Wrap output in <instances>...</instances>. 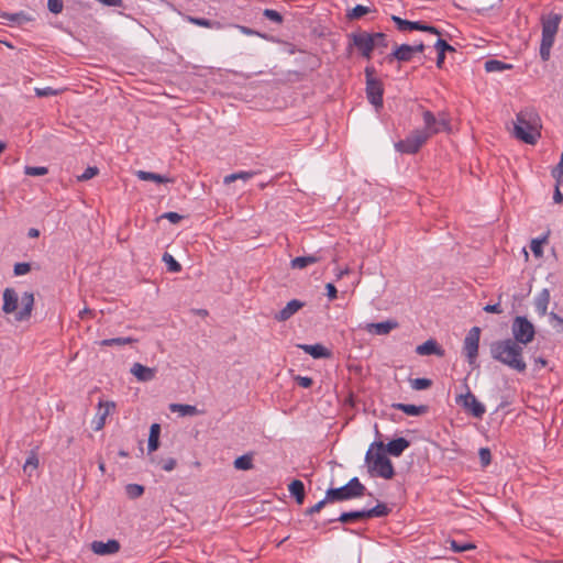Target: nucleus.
Masks as SVG:
<instances>
[{"instance_id": "c03bdc74", "label": "nucleus", "mask_w": 563, "mask_h": 563, "mask_svg": "<svg viewBox=\"0 0 563 563\" xmlns=\"http://www.w3.org/2000/svg\"><path fill=\"white\" fill-rule=\"evenodd\" d=\"M552 176L555 179V185H563V154L561 155L558 165L552 169Z\"/></svg>"}, {"instance_id": "bf43d9fd", "label": "nucleus", "mask_w": 563, "mask_h": 563, "mask_svg": "<svg viewBox=\"0 0 563 563\" xmlns=\"http://www.w3.org/2000/svg\"><path fill=\"white\" fill-rule=\"evenodd\" d=\"M30 271H31V265L29 263H25V262L16 263L14 265V269H13L15 276L25 275Z\"/></svg>"}, {"instance_id": "052dcab7", "label": "nucleus", "mask_w": 563, "mask_h": 563, "mask_svg": "<svg viewBox=\"0 0 563 563\" xmlns=\"http://www.w3.org/2000/svg\"><path fill=\"white\" fill-rule=\"evenodd\" d=\"M328 503H332V500H328L327 499V495H325L322 500L318 501L316 505H313L312 507L308 508L306 510V514L309 515V516L314 515V514L319 512L324 507V505L328 504Z\"/></svg>"}, {"instance_id": "774afa93", "label": "nucleus", "mask_w": 563, "mask_h": 563, "mask_svg": "<svg viewBox=\"0 0 563 563\" xmlns=\"http://www.w3.org/2000/svg\"><path fill=\"white\" fill-rule=\"evenodd\" d=\"M484 311L489 312V313H501L503 309L499 303H494V305H486L484 307Z\"/></svg>"}, {"instance_id": "4468645a", "label": "nucleus", "mask_w": 563, "mask_h": 563, "mask_svg": "<svg viewBox=\"0 0 563 563\" xmlns=\"http://www.w3.org/2000/svg\"><path fill=\"white\" fill-rule=\"evenodd\" d=\"M114 409H115V404L113 401L100 400L98 402V409H97L96 416L92 420L93 430H96V431L101 430L106 424L107 417L109 415H111V412H113Z\"/></svg>"}, {"instance_id": "864d4df0", "label": "nucleus", "mask_w": 563, "mask_h": 563, "mask_svg": "<svg viewBox=\"0 0 563 563\" xmlns=\"http://www.w3.org/2000/svg\"><path fill=\"white\" fill-rule=\"evenodd\" d=\"M553 42L542 41L540 44V56L542 60H548L550 58V52L553 46Z\"/></svg>"}, {"instance_id": "dca6fc26", "label": "nucleus", "mask_w": 563, "mask_h": 563, "mask_svg": "<svg viewBox=\"0 0 563 563\" xmlns=\"http://www.w3.org/2000/svg\"><path fill=\"white\" fill-rule=\"evenodd\" d=\"M91 550L98 555H111L120 550V543L113 539L108 540L107 542L93 541L91 543Z\"/></svg>"}, {"instance_id": "412c9836", "label": "nucleus", "mask_w": 563, "mask_h": 563, "mask_svg": "<svg viewBox=\"0 0 563 563\" xmlns=\"http://www.w3.org/2000/svg\"><path fill=\"white\" fill-rule=\"evenodd\" d=\"M416 353L419 354V355H432V354H435V355H439V356H443L444 351L437 343L435 340L430 339V340H427L424 343L418 345L416 347Z\"/></svg>"}, {"instance_id": "4d7b16f0", "label": "nucleus", "mask_w": 563, "mask_h": 563, "mask_svg": "<svg viewBox=\"0 0 563 563\" xmlns=\"http://www.w3.org/2000/svg\"><path fill=\"white\" fill-rule=\"evenodd\" d=\"M545 240H547V236L542 238L541 240H538V239L532 240L530 249L536 256L542 255V253H543L542 244L545 242Z\"/></svg>"}, {"instance_id": "ddd939ff", "label": "nucleus", "mask_w": 563, "mask_h": 563, "mask_svg": "<svg viewBox=\"0 0 563 563\" xmlns=\"http://www.w3.org/2000/svg\"><path fill=\"white\" fill-rule=\"evenodd\" d=\"M391 20L396 24L397 29L401 32L417 30V31L429 32L432 34L440 35V31L437 27H434L432 25L423 24L420 21H408V20L401 19L397 15H393Z\"/></svg>"}, {"instance_id": "49530a36", "label": "nucleus", "mask_w": 563, "mask_h": 563, "mask_svg": "<svg viewBox=\"0 0 563 563\" xmlns=\"http://www.w3.org/2000/svg\"><path fill=\"white\" fill-rule=\"evenodd\" d=\"M125 492L129 497L137 498L144 493V487L139 484H129L125 487Z\"/></svg>"}, {"instance_id": "9d476101", "label": "nucleus", "mask_w": 563, "mask_h": 563, "mask_svg": "<svg viewBox=\"0 0 563 563\" xmlns=\"http://www.w3.org/2000/svg\"><path fill=\"white\" fill-rule=\"evenodd\" d=\"M481 329L473 327L466 334L463 344V352L467 362L472 365L476 362L478 355Z\"/></svg>"}, {"instance_id": "aec40b11", "label": "nucleus", "mask_w": 563, "mask_h": 563, "mask_svg": "<svg viewBox=\"0 0 563 563\" xmlns=\"http://www.w3.org/2000/svg\"><path fill=\"white\" fill-rule=\"evenodd\" d=\"M410 446V442L405 438H397L389 441L385 448L388 454L391 456H400L405 450Z\"/></svg>"}, {"instance_id": "5fc2aeb1", "label": "nucleus", "mask_w": 563, "mask_h": 563, "mask_svg": "<svg viewBox=\"0 0 563 563\" xmlns=\"http://www.w3.org/2000/svg\"><path fill=\"white\" fill-rule=\"evenodd\" d=\"M481 464L485 467L492 462V453L488 448H481L478 451Z\"/></svg>"}, {"instance_id": "69168bd1", "label": "nucleus", "mask_w": 563, "mask_h": 563, "mask_svg": "<svg viewBox=\"0 0 563 563\" xmlns=\"http://www.w3.org/2000/svg\"><path fill=\"white\" fill-rule=\"evenodd\" d=\"M296 380L298 385L303 388H309L312 385V378L308 376H298Z\"/></svg>"}, {"instance_id": "6e6552de", "label": "nucleus", "mask_w": 563, "mask_h": 563, "mask_svg": "<svg viewBox=\"0 0 563 563\" xmlns=\"http://www.w3.org/2000/svg\"><path fill=\"white\" fill-rule=\"evenodd\" d=\"M350 47L354 46L362 57L365 59L372 58V53L374 51L373 46V37L369 32L366 31H357L349 34Z\"/></svg>"}, {"instance_id": "39448f33", "label": "nucleus", "mask_w": 563, "mask_h": 563, "mask_svg": "<svg viewBox=\"0 0 563 563\" xmlns=\"http://www.w3.org/2000/svg\"><path fill=\"white\" fill-rule=\"evenodd\" d=\"M366 487L361 483L358 477L351 478L345 485L338 488H329L327 490V499L334 501H345L362 497Z\"/></svg>"}, {"instance_id": "79ce46f5", "label": "nucleus", "mask_w": 563, "mask_h": 563, "mask_svg": "<svg viewBox=\"0 0 563 563\" xmlns=\"http://www.w3.org/2000/svg\"><path fill=\"white\" fill-rule=\"evenodd\" d=\"M374 48H386L388 46L387 35L383 32L371 33Z\"/></svg>"}, {"instance_id": "4be33fe9", "label": "nucleus", "mask_w": 563, "mask_h": 563, "mask_svg": "<svg viewBox=\"0 0 563 563\" xmlns=\"http://www.w3.org/2000/svg\"><path fill=\"white\" fill-rule=\"evenodd\" d=\"M303 303L297 299L290 300L278 313H276L275 319L278 321H286L291 318Z\"/></svg>"}, {"instance_id": "2eb2a0df", "label": "nucleus", "mask_w": 563, "mask_h": 563, "mask_svg": "<svg viewBox=\"0 0 563 563\" xmlns=\"http://www.w3.org/2000/svg\"><path fill=\"white\" fill-rule=\"evenodd\" d=\"M384 88L380 80H368L366 82V96L375 108L383 107Z\"/></svg>"}, {"instance_id": "9b49d317", "label": "nucleus", "mask_w": 563, "mask_h": 563, "mask_svg": "<svg viewBox=\"0 0 563 563\" xmlns=\"http://www.w3.org/2000/svg\"><path fill=\"white\" fill-rule=\"evenodd\" d=\"M455 400L457 405L475 418H482L486 411L485 406L470 390L466 394L459 395Z\"/></svg>"}, {"instance_id": "1a4fd4ad", "label": "nucleus", "mask_w": 563, "mask_h": 563, "mask_svg": "<svg viewBox=\"0 0 563 563\" xmlns=\"http://www.w3.org/2000/svg\"><path fill=\"white\" fill-rule=\"evenodd\" d=\"M424 129L421 131L428 133V137L442 131L450 130V123L444 114H440L438 118L431 111L423 112Z\"/></svg>"}, {"instance_id": "e433bc0d", "label": "nucleus", "mask_w": 563, "mask_h": 563, "mask_svg": "<svg viewBox=\"0 0 563 563\" xmlns=\"http://www.w3.org/2000/svg\"><path fill=\"white\" fill-rule=\"evenodd\" d=\"M365 511L367 514V519H368V518L385 517L388 515L389 509L385 504L379 503L375 507H372L368 509L365 508Z\"/></svg>"}, {"instance_id": "e2e57ef3", "label": "nucleus", "mask_w": 563, "mask_h": 563, "mask_svg": "<svg viewBox=\"0 0 563 563\" xmlns=\"http://www.w3.org/2000/svg\"><path fill=\"white\" fill-rule=\"evenodd\" d=\"M177 465V461L174 457H168L162 461V468L166 472L173 471Z\"/></svg>"}, {"instance_id": "603ef678", "label": "nucleus", "mask_w": 563, "mask_h": 563, "mask_svg": "<svg viewBox=\"0 0 563 563\" xmlns=\"http://www.w3.org/2000/svg\"><path fill=\"white\" fill-rule=\"evenodd\" d=\"M263 15L268 19L269 21L272 22H275V23H278L280 24L283 22V16L282 14L276 11V10H273V9H265L263 11Z\"/></svg>"}, {"instance_id": "5701e85b", "label": "nucleus", "mask_w": 563, "mask_h": 563, "mask_svg": "<svg viewBox=\"0 0 563 563\" xmlns=\"http://www.w3.org/2000/svg\"><path fill=\"white\" fill-rule=\"evenodd\" d=\"M321 260H322V256H321L320 252H317L311 255L295 257L294 260H291L290 266H291V268H295V269H302V268L307 267L308 265L320 262Z\"/></svg>"}, {"instance_id": "f8f14e48", "label": "nucleus", "mask_w": 563, "mask_h": 563, "mask_svg": "<svg viewBox=\"0 0 563 563\" xmlns=\"http://www.w3.org/2000/svg\"><path fill=\"white\" fill-rule=\"evenodd\" d=\"M561 20L559 13H550L542 19V41L554 43Z\"/></svg>"}, {"instance_id": "13d9d810", "label": "nucleus", "mask_w": 563, "mask_h": 563, "mask_svg": "<svg viewBox=\"0 0 563 563\" xmlns=\"http://www.w3.org/2000/svg\"><path fill=\"white\" fill-rule=\"evenodd\" d=\"M435 49L438 53L445 54V52H453L454 48L451 46L446 41L442 38H438V41L434 44Z\"/></svg>"}, {"instance_id": "cd10ccee", "label": "nucleus", "mask_w": 563, "mask_h": 563, "mask_svg": "<svg viewBox=\"0 0 563 563\" xmlns=\"http://www.w3.org/2000/svg\"><path fill=\"white\" fill-rule=\"evenodd\" d=\"M40 460L35 451H31L23 464V473L31 478L38 468Z\"/></svg>"}, {"instance_id": "c9c22d12", "label": "nucleus", "mask_w": 563, "mask_h": 563, "mask_svg": "<svg viewBox=\"0 0 563 563\" xmlns=\"http://www.w3.org/2000/svg\"><path fill=\"white\" fill-rule=\"evenodd\" d=\"M511 67V65L503 63L498 59H488L485 62V70L488 73L503 71L510 69Z\"/></svg>"}, {"instance_id": "09e8293b", "label": "nucleus", "mask_w": 563, "mask_h": 563, "mask_svg": "<svg viewBox=\"0 0 563 563\" xmlns=\"http://www.w3.org/2000/svg\"><path fill=\"white\" fill-rule=\"evenodd\" d=\"M368 12H369V8L368 7H365V5H362V4H357V5H355L352 9V11L347 14V16L350 19H360L363 15L367 14Z\"/></svg>"}, {"instance_id": "423d86ee", "label": "nucleus", "mask_w": 563, "mask_h": 563, "mask_svg": "<svg viewBox=\"0 0 563 563\" xmlns=\"http://www.w3.org/2000/svg\"><path fill=\"white\" fill-rule=\"evenodd\" d=\"M511 333L514 341L520 345H527L534 339L536 329L526 317L517 316L511 323Z\"/></svg>"}, {"instance_id": "473e14b6", "label": "nucleus", "mask_w": 563, "mask_h": 563, "mask_svg": "<svg viewBox=\"0 0 563 563\" xmlns=\"http://www.w3.org/2000/svg\"><path fill=\"white\" fill-rule=\"evenodd\" d=\"M255 175H257V172H254V170H241V172H236V173H232L230 175H227L224 178H223V183L225 185H229L238 179H241V180H249L251 178H253Z\"/></svg>"}, {"instance_id": "c756f323", "label": "nucleus", "mask_w": 563, "mask_h": 563, "mask_svg": "<svg viewBox=\"0 0 563 563\" xmlns=\"http://www.w3.org/2000/svg\"><path fill=\"white\" fill-rule=\"evenodd\" d=\"M289 494L295 497L297 504L301 505L305 500V485L301 481L295 479L288 485Z\"/></svg>"}, {"instance_id": "3c124183", "label": "nucleus", "mask_w": 563, "mask_h": 563, "mask_svg": "<svg viewBox=\"0 0 563 563\" xmlns=\"http://www.w3.org/2000/svg\"><path fill=\"white\" fill-rule=\"evenodd\" d=\"M35 96L38 98L56 96L59 93V90L54 89L52 87L44 88H34Z\"/></svg>"}, {"instance_id": "393cba45", "label": "nucleus", "mask_w": 563, "mask_h": 563, "mask_svg": "<svg viewBox=\"0 0 563 563\" xmlns=\"http://www.w3.org/2000/svg\"><path fill=\"white\" fill-rule=\"evenodd\" d=\"M367 519V514L364 509L353 510L347 512H342L338 518L330 519L329 522L340 521L343 523H347L351 521H358Z\"/></svg>"}, {"instance_id": "58836bf2", "label": "nucleus", "mask_w": 563, "mask_h": 563, "mask_svg": "<svg viewBox=\"0 0 563 563\" xmlns=\"http://www.w3.org/2000/svg\"><path fill=\"white\" fill-rule=\"evenodd\" d=\"M234 467L236 470L247 471L253 467L252 462V455L251 454H244L235 459L234 461Z\"/></svg>"}, {"instance_id": "6ab92c4d", "label": "nucleus", "mask_w": 563, "mask_h": 563, "mask_svg": "<svg viewBox=\"0 0 563 563\" xmlns=\"http://www.w3.org/2000/svg\"><path fill=\"white\" fill-rule=\"evenodd\" d=\"M550 291L547 288H543L536 297H534V309L540 317L548 314V306L550 303Z\"/></svg>"}, {"instance_id": "20e7f679", "label": "nucleus", "mask_w": 563, "mask_h": 563, "mask_svg": "<svg viewBox=\"0 0 563 563\" xmlns=\"http://www.w3.org/2000/svg\"><path fill=\"white\" fill-rule=\"evenodd\" d=\"M365 463L372 476L390 479L395 475L391 461L385 454L383 442H374L365 455Z\"/></svg>"}, {"instance_id": "bb28decb", "label": "nucleus", "mask_w": 563, "mask_h": 563, "mask_svg": "<svg viewBox=\"0 0 563 563\" xmlns=\"http://www.w3.org/2000/svg\"><path fill=\"white\" fill-rule=\"evenodd\" d=\"M393 407L395 409L402 411L404 413H406L408 416H421L428 411V407L424 405L417 406V405H411V404L398 402V404H394Z\"/></svg>"}, {"instance_id": "6e6d98bb", "label": "nucleus", "mask_w": 563, "mask_h": 563, "mask_svg": "<svg viewBox=\"0 0 563 563\" xmlns=\"http://www.w3.org/2000/svg\"><path fill=\"white\" fill-rule=\"evenodd\" d=\"M47 8L52 13L59 14L63 11L64 2L63 0H48Z\"/></svg>"}, {"instance_id": "37998d69", "label": "nucleus", "mask_w": 563, "mask_h": 563, "mask_svg": "<svg viewBox=\"0 0 563 563\" xmlns=\"http://www.w3.org/2000/svg\"><path fill=\"white\" fill-rule=\"evenodd\" d=\"M432 385V380L429 378H413L410 379V386L415 390H424Z\"/></svg>"}, {"instance_id": "0e129e2a", "label": "nucleus", "mask_w": 563, "mask_h": 563, "mask_svg": "<svg viewBox=\"0 0 563 563\" xmlns=\"http://www.w3.org/2000/svg\"><path fill=\"white\" fill-rule=\"evenodd\" d=\"M162 218L167 219L173 224H176L183 219V216H180L177 212L169 211V212H165L162 216Z\"/></svg>"}, {"instance_id": "2f4dec72", "label": "nucleus", "mask_w": 563, "mask_h": 563, "mask_svg": "<svg viewBox=\"0 0 563 563\" xmlns=\"http://www.w3.org/2000/svg\"><path fill=\"white\" fill-rule=\"evenodd\" d=\"M159 432H161L159 424L153 423L150 429V435H148V442H147V450L150 453L156 451L158 448Z\"/></svg>"}, {"instance_id": "f257e3e1", "label": "nucleus", "mask_w": 563, "mask_h": 563, "mask_svg": "<svg viewBox=\"0 0 563 563\" xmlns=\"http://www.w3.org/2000/svg\"><path fill=\"white\" fill-rule=\"evenodd\" d=\"M522 353V345L512 339L499 340L490 345V354L494 360L519 373L527 368Z\"/></svg>"}, {"instance_id": "f3484780", "label": "nucleus", "mask_w": 563, "mask_h": 563, "mask_svg": "<svg viewBox=\"0 0 563 563\" xmlns=\"http://www.w3.org/2000/svg\"><path fill=\"white\" fill-rule=\"evenodd\" d=\"M130 372L139 382L143 383L151 382L156 376V368L147 367L141 363H134Z\"/></svg>"}, {"instance_id": "0eeeda50", "label": "nucleus", "mask_w": 563, "mask_h": 563, "mask_svg": "<svg viewBox=\"0 0 563 563\" xmlns=\"http://www.w3.org/2000/svg\"><path fill=\"white\" fill-rule=\"evenodd\" d=\"M428 133L417 129L412 131L405 140L395 144L397 152L401 154H416L428 141Z\"/></svg>"}, {"instance_id": "680f3d73", "label": "nucleus", "mask_w": 563, "mask_h": 563, "mask_svg": "<svg viewBox=\"0 0 563 563\" xmlns=\"http://www.w3.org/2000/svg\"><path fill=\"white\" fill-rule=\"evenodd\" d=\"M242 34L247 36H260V37H266L264 34L260 33L258 31H255L251 27L244 26V25H234Z\"/></svg>"}, {"instance_id": "ea45409f", "label": "nucleus", "mask_w": 563, "mask_h": 563, "mask_svg": "<svg viewBox=\"0 0 563 563\" xmlns=\"http://www.w3.org/2000/svg\"><path fill=\"white\" fill-rule=\"evenodd\" d=\"M450 549L455 553H462L475 549V545L471 542H460L456 540H451Z\"/></svg>"}, {"instance_id": "f704fd0d", "label": "nucleus", "mask_w": 563, "mask_h": 563, "mask_svg": "<svg viewBox=\"0 0 563 563\" xmlns=\"http://www.w3.org/2000/svg\"><path fill=\"white\" fill-rule=\"evenodd\" d=\"M169 409L173 412H179L180 416H194L198 413L196 406L191 405L172 404Z\"/></svg>"}, {"instance_id": "b1692460", "label": "nucleus", "mask_w": 563, "mask_h": 563, "mask_svg": "<svg viewBox=\"0 0 563 563\" xmlns=\"http://www.w3.org/2000/svg\"><path fill=\"white\" fill-rule=\"evenodd\" d=\"M299 347L313 358H323L330 356V351L322 344H301Z\"/></svg>"}, {"instance_id": "7ed1b4c3", "label": "nucleus", "mask_w": 563, "mask_h": 563, "mask_svg": "<svg viewBox=\"0 0 563 563\" xmlns=\"http://www.w3.org/2000/svg\"><path fill=\"white\" fill-rule=\"evenodd\" d=\"M34 306V295L31 291H24L21 297L13 288L3 290L2 311L5 314L15 313L16 321H24L31 317Z\"/></svg>"}, {"instance_id": "a19ab883", "label": "nucleus", "mask_w": 563, "mask_h": 563, "mask_svg": "<svg viewBox=\"0 0 563 563\" xmlns=\"http://www.w3.org/2000/svg\"><path fill=\"white\" fill-rule=\"evenodd\" d=\"M163 261L169 272L179 273L181 271V265L169 253H164Z\"/></svg>"}, {"instance_id": "338daca9", "label": "nucleus", "mask_w": 563, "mask_h": 563, "mask_svg": "<svg viewBox=\"0 0 563 563\" xmlns=\"http://www.w3.org/2000/svg\"><path fill=\"white\" fill-rule=\"evenodd\" d=\"M325 288H327V296H328L329 300H334L338 295V290H336L335 286L333 284L329 283V284H327Z\"/></svg>"}, {"instance_id": "f03ea898", "label": "nucleus", "mask_w": 563, "mask_h": 563, "mask_svg": "<svg viewBox=\"0 0 563 563\" xmlns=\"http://www.w3.org/2000/svg\"><path fill=\"white\" fill-rule=\"evenodd\" d=\"M541 119L533 108L519 111L514 123V135L526 144L534 145L541 136Z\"/></svg>"}, {"instance_id": "8fccbe9b", "label": "nucleus", "mask_w": 563, "mask_h": 563, "mask_svg": "<svg viewBox=\"0 0 563 563\" xmlns=\"http://www.w3.org/2000/svg\"><path fill=\"white\" fill-rule=\"evenodd\" d=\"M98 173L99 169L96 166H88L81 175L77 176V179L79 181H86L93 178Z\"/></svg>"}, {"instance_id": "a18cd8bd", "label": "nucleus", "mask_w": 563, "mask_h": 563, "mask_svg": "<svg viewBox=\"0 0 563 563\" xmlns=\"http://www.w3.org/2000/svg\"><path fill=\"white\" fill-rule=\"evenodd\" d=\"M549 322L551 327L558 332L563 334V318L558 316L555 312L549 313Z\"/></svg>"}, {"instance_id": "7c9ffc66", "label": "nucleus", "mask_w": 563, "mask_h": 563, "mask_svg": "<svg viewBox=\"0 0 563 563\" xmlns=\"http://www.w3.org/2000/svg\"><path fill=\"white\" fill-rule=\"evenodd\" d=\"M186 19L189 23L201 26V27L213 29V30H221L223 27V24L219 21H212L209 19L196 18V16H190V15H188Z\"/></svg>"}, {"instance_id": "a211bd4d", "label": "nucleus", "mask_w": 563, "mask_h": 563, "mask_svg": "<svg viewBox=\"0 0 563 563\" xmlns=\"http://www.w3.org/2000/svg\"><path fill=\"white\" fill-rule=\"evenodd\" d=\"M398 327V323L396 321L387 320L383 322H376V323H367L365 325V329L367 332L376 335H386L391 330L396 329Z\"/></svg>"}, {"instance_id": "72a5a7b5", "label": "nucleus", "mask_w": 563, "mask_h": 563, "mask_svg": "<svg viewBox=\"0 0 563 563\" xmlns=\"http://www.w3.org/2000/svg\"><path fill=\"white\" fill-rule=\"evenodd\" d=\"M5 19L10 23L16 24V25H23V24L34 20L33 16H31V15L24 13V12L5 14Z\"/></svg>"}, {"instance_id": "a878e982", "label": "nucleus", "mask_w": 563, "mask_h": 563, "mask_svg": "<svg viewBox=\"0 0 563 563\" xmlns=\"http://www.w3.org/2000/svg\"><path fill=\"white\" fill-rule=\"evenodd\" d=\"M413 57V49L411 45L401 44L397 46L394 52L390 54L389 58H395L398 62H409Z\"/></svg>"}, {"instance_id": "c85d7f7f", "label": "nucleus", "mask_w": 563, "mask_h": 563, "mask_svg": "<svg viewBox=\"0 0 563 563\" xmlns=\"http://www.w3.org/2000/svg\"><path fill=\"white\" fill-rule=\"evenodd\" d=\"M136 177L140 180L155 181L157 184H165V183L172 181V179L165 175H161V174H156V173H152V172H145V170H137Z\"/></svg>"}, {"instance_id": "4c0bfd02", "label": "nucleus", "mask_w": 563, "mask_h": 563, "mask_svg": "<svg viewBox=\"0 0 563 563\" xmlns=\"http://www.w3.org/2000/svg\"><path fill=\"white\" fill-rule=\"evenodd\" d=\"M135 342H137V340L134 338H130V336L112 338V339H104V340L100 341V345L101 346H111V345L121 346V345L131 344V343H135Z\"/></svg>"}, {"instance_id": "de8ad7c7", "label": "nucleus", "mask_w": 563, "mask_h": 563, "mask_svg": "<svg viewBox=\"0 0 563 563\" xmlns=\"http://www.w3.org/2000/svg\"><path fill=\"white\" fill-rule=\"evenodd\" d=\"M24 173L27 176H43L48 173V169L44 166H25Z\"/></svg>"}]
</instances>
